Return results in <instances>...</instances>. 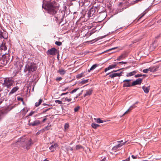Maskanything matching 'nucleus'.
Masks as SVG:
<instances>
[{
	"instance_id": "nucleus-56",
	"label": "nucleus",
	"mask_w": 161,
	"mask_h": 161,
	"mask_svg": "<svg viewBox=\"0 0 161 161\" xmlns=\"http://www.w3.org/2000/svg\"><path fill=\"white\" fill-rule=\"evenodd\" d=\"M93 33L94 32L92 31L90 32L89 34L90 36H91V35H92Z\"/></svg>"
},
{
	"instance_id": "nucleus-34",
	"label": "nucleus",
	"mask_w": 161,
	"mask_h": 161,
	"mask_svg": "<svg viewBox=\"0 0 161 161\" xmlns=\"http://www.w3.org/2000/svg\"><path fill=\"white\" fill-rule=\"evenodd\" d=\"M83 73H81L80 74H79L76 75V78L78 79H80L83 76Z\"/></svg>"
},
{
	"instance_id": "nucleus-59",
	"label": "nucleus",
	"mask_w": 161,
	"mask_h": 161,
	"mask_svg": "<svg viewBox=\"0 0 161 161\" xmlns=\"http://www.w3.org/2000/svg\"><path fill=\"white\" fill-rule=\"evenodd\" d=\"M3 91L2 88H1V86H0V92Z\"/></svg>"
},
{
	"instance_id": "nucleus-21",
	"label": "nucleus",
	"mask_w": 161,
	"mask_h": 161,
	"mask_svg": "<svg viewBox=\"0 0 161 161\" xmlns=\"http://www.w3.org/2000/svg\"><path fill=\"white\" fill-rule=\"evenodd\" d=\"M93 90L92 89H90L88 90L86 93L84 95V97H85L87 96H90L92 94Z\"/></svg>"
},
{
	"instance_id": "nucleus-64",
	"label": "nucleus",
	"mask_w": 161,
	"mask_h": 161,
	"mask_svg": "<svg viewBox=\"0 0 161 161\" xmlns=\"http://www.w3.org/2000/svg\"><path fill=\"white\" fill-rule=\"evenodd\" d=\"M43 161H49L48 160H47L46 159H44Z\"/></svg>"
},
{
	"instance_id": "nucleus-63",
	"label": "nucleus",
	"mask_w": 161,
	"mask_h": 161,
	"mask_svg": "<svg viewBox=\"0 0 161 161\" xmlns=\"http://www.w3.org/2000/svg\"><path fill=\"white\" fill-rule=\"evenodd\" d=\"M92 70H90V69H89L88 70V72H90Z\"/></svg>"
},
{
	"instance_id": "nucleus-6",
	"label": "nucleus",
	"mask_w": 161,
	"mask_h": 161,
	"mask_svg": "<svg viewBox=\"0 0 161 161\" xmlns=\"http://www.w3.org/2000/svg\"><path fill=\"white\" fill-rule=\"evenodd\" d=\"M122 69H119L117 70H114L112 71L111 72L109 73L106 74V75H109V77L111 78H114L115 77H116L117 76H120L122 75V72H120L119 73H113V72H115L117 71H118L120 70H121Z\"/></svg>"
},
{
	"instance_id": "nucleus-39",
	"label": "nucleus",
	"mask_w": 161,
	"mask_h": 161,
	"mask_svg": "<svg viewBox=\"0 0 161 161\" xmlns=\"http://www.w3.org/2000/svg\"><path fill=\"white\" fill-rule=\"evenodd\" d=\"M148 71H151V72H153L154 71V68H149L148 69Z\"/></svg>"
},
{
	"instance_id": "nucleus-11",
	"label": "nucleus",
	"mask_w": 161,
	"mask_h": 161,
	"mask_svg": "<svg viewBox=\"0 0 161 161\" xmlns=\"http://www.w3.org/2000/svg\"><path fill=\"white\" fill-rule=\"evenodd\" d=\"M7 64V60L3 57V56L0 55V66H4Z\"/></svg>"
},
{
	"instance_id": "nucleus-27",
	"label": "nucleus",
	"mask_w": 161,
	"mask_h": 161,
	"mask_svg": "<svg viewBox=\"0 0 161 161\" xmlns=\"http://www.w3.org/2000/svg\"><path fill=\"white\" fill-rule=\"evenodd\" d=\"M92 127L94 129H96L99 126V125L95 123H92Z\"/></svg>"
},
{
	"instance_id": "nucleus-44",
	"label": "nucleus",
	"mask_w": 161,
	"mask_h": 161,
	"mask_svg": "<svg viewBox=\"0 0 161 161\" xmlns=\"http://www.w3.org/2000/svg\"><path fill=\"white\" fill-rule=\"evenodd\" d=\"M79 108H80L79 107H77L75 108H74L75 112H77L79 109Z\"/></svg>"
},
{
	"instance_id": "nucleus-23",
	"label": "nucleus",
	"mask_w": 161,
	"mask_h": 161,
	"mask_svg": "<svg viewBox=\"0 0 161 161\" xmlns=\"http://www.w3.org/2000/svg\"><path fill=\"white\" fill-rule=\"evenodd\" d=\"M28 110L27 108H24L21 111V113L22 115L24 116L25 115L26 113L28 112Z\"/></svg>"
},
{
	"instance_id": "nucleus-24",
	"label": "nucleus",
	"mask_w": 161,
	"mask_h": 161,
	"mask_svg": "<svg viewBox=\"0 0 161 161\" xmlns=\"http://www.w3.org/2000/svg\"><path fill=\"white\" fill-rule=\"evenodd\" d=\"M136 106H135L134 105H133L132 106H131L122 115V116H123L125 115L126 114L128 113L129 111L131 110L133 108H135Z\"/></svg>"
},
{
	"instance_id": "nucleus-51",
	"label": "nucleus",
	"mask_w": 161,
	"mask_h": 161,
	"mask_svg": "<svg viewBox=\"0 0 161 161\" xmlns=\"http://www.w3.org/2000/svg\"><path fill=\"white\" fill-rule=\"evenodd\" d=\"M62 79V78L61 77H60L57 78L56 80H57L60 81Z\"/></svg>"
},
{
	"instance_id": "nucleus-4",
	"label": "nucleus",
	"mask_w": 161,
	"mask_h": 161,
	"mask_svg": "<svg viewBox=\"0 0 161 161\" xmlns=\"http://www.w3.org/2000/svg\"><path fill=\"white\" fill-rule=\"evenodd\" d=\"M14 83V80L12 78H6L4 80V83L3 85L4 86L8 88H11Z\"/></svg>"
},
{
	"instance_id": "nucleus-7",
	"label": "nucleus",
	"mask_w": 161,
	"mask_h": 161,
	"mask_svg": "<svg viewBox=\"0 0 161 161\" xmlns=\"http://www.w3.org/2000/svg\"><path fill=\"white\" fill-rule=\"evenodd\" d=\"M8 36V33L4 30L0 28V39H7Z\"/></svg>"
},
{
	"instance_id": "nucleus-14",
	"label": "nucleus",
	"mask_w": 161,
	"mask_h": 161,
	"mask_svg": "<svg viewBox=\"0 0 161 161\" xmlns=\"http://www.w3.org/2000/svg\"><path fill=\"white\" fill-rule=\"evenodd\" d=\"M117 65V64H116V63H114L110 65L107 68H106L104 70V72H106L108 70L110 69H113L115 68L116 65Z\"/></svg>"
},
{
	"instance_id": "nucleus-15",
	"label": "nucleus",
	"mask_w": 161,
	"mask_h": 161,
	"mask_svg": "<svg viewBox=\"0 0 161 161\" xmlns=\"http://www.w3.org/2000/svg\"><path fill=\"white\" fill-rule=\"evenodd\" d=\"M61 14H60L59 15H58L57 16H55V20L56 21H57L59 19L61 18H63L64 15L65 14L64 11H61Z\"/></svg>"
},
{
	"instance_id": "nucleus-17",
	"label": "nucleus",
	"mask_w": 161,
	"mask_h": 161,
	"mask_svg": "<svg viewBox=\"0 0 161 161\" xmlns=\"http://www.w3.org/2000/svg\"><path fill=\"white\" fill-rule=\"evenodd\" d=\"M19 89V87L17 86L14 87L9 92L8 94L9 95H10L15 93Z\"/></svg>"
},
{
	"instance_id": "nucleus-20",
	"label": "nucleus",
	"mask_w": 161,
	"mask_h": 161,
	"mask_svg": "<svg viewBox=\"0 0 161 161\" xmlns=\"http://www.w3.org/2000/svg\"><path fill=\"white\" fill-rule=\"evenodd\" d=\"M137 73V71L134 70L132 72L127 73L126 74V76L127 77H130L133 76Z\"/></svg>"
},
{
	"instance_id": "nucleus-25",
	"label": "nucleus",
	"mask_w": 161,
	"mask_h": 161,
	"mask_svg": "<svg viewBox=\"0 0 161 161\" xmlns=\"http://www.w3.org/2000/svg\"><path fill=\"white\" fill-rule=\"evenodd\" d=\"M136 106H135L134 105H133L132 106H131L122 115V116H123L125 115L126 114L128 113L129 111L131 110L133 108H135Z\"/></svg>"
},
{
	"instance_id": "nucleus-42",
	"label": "nucleus",
	"mask_w": 161,
	"mask_h": 161,
	"mask_svg": "<svg viewBox=\"0 0 161 161\" xmlns=\"http://www.w3.org/2000/svg\"><path fill=\"white\" fill-rule=\"evenodd\" d=\"M79 89V88H76V89H75L74 90H73L71 92H70V93H74L75 92H76V91Z\"/></svg>"
},
{
	"instance_id": "nucleus-30",
	"label": "nucleus",
	"mask_w": 161,
	"mask_h": 161,
	"mask_svg": "<svg viewBox=\"0 0 161 161\" xmlns=\"http://www.w3.org/2000/svg\"><path fill=\"white\" fill-rule=\"evenodd\" d=\"M98 65L95 64L92 65L90 69V70H93L95 69L98 66Z\"/></svg>"
},
{
	"instance_id": "nucleus-54",
	"label": "nucleus",
	"mask_w": 161,
	"mask_h": 161,
	"mask_svg": "<svg viewBox=\"0 0 161 161\" xmlns=\"http://www.w3.org/2000/svg\"><path fill=\"white\" fill-rule=\"evenodd\" d=\"M68 149H69V150H71V151H72L73 150V148L70 147H69Z\"/></svg>"
},
{
	"instance_id": "nucleus-28",
	"label": "nucleus",
	"mask_w": 161,
	"mask_h": 161,
	"mask_svg": "<svg viewBox=\"0 0 161 161\" xmlns=\"http://www.w3.org/2000/svg\"><path fill=\"white\" fill-rule=\"evenodd\" d=\"M42 99H40L38 102H36L35 103V106L36 107L39 106L41 104L42 102Z\"/></svg>"
},
{
	"instance_id": "nucleus-40",
	"label": "nucleus",
	"mask_w": 161,
	"mask_h": 161,
	"mask_svg": "<svg viewBox=\"0 0 161 161\" xmlns=\"http://www.w3.org/2000/svg\"><path fill=\"white\" fill-rule=\"evenodd\" d=\"M69 127V125L68 123H66L64 125V128L65 129H68Z\"/></svg>"
},
{
	"instance_id": "nucleus-3",
	"label": "nucleus",
	"mask_w": 161,
	"mask_h": 161,
	"mask_svg": "<svg viewBox=\"0 0 161 161\" xmlns=\"http://www.w3.org/2000/svg\"><path fill=\"white\" fill-rule=\"evenodd\" d=\"M37 67V66L36 64L28 61L25 66L24 72L25 73L27 72L28 74H30L35 71Z\"/></svg>"
},
{
	"instance_id": "nucleus-50",
	"label": "nucleus",
	"mask_w": 161,
	"mask_h": 161,
	"mask_svg": "<svg viewBox=\"0 0 161 161\" xmlns=\"http://www.w3.org/2000/svg\"><path fill=\"white\" fill-rule=\"evenodd\" d=\"M130 157H129L128 158L125 159L123 160L122 161H130Z\"/></svg>"
},
{
	"instance_id": "nucleus-9",
	"label": "nucleus",
	"mask_w": 161,
	"mask_h": 161,
	"mask_svg": "<svg viewBox=\"0 0 161 161\" xmlns=\"http://www.w3.org/2000/svg\"><path fill=\"white\" fill-rule=\"evenodd\" d=\"M58 52V50L56 49L55 47H53L50 49L48 50L47 52L46 53L48 55H55Z\"/></svg>"
},
{
	"instance_id": "nucleus-22",
	"label": "nucleus",
	"mask_w": 161,
	"mask_h": 161,
	"mask_svg": "<svg viewBox=\"0 0 161 161\" xmlns=\"http://www.w3.org/2000/svg\"><path fill=\"white\" fill-rule=\"evenodd\" d=\"M142 89L143 90L144 92L146 93H147L149 92L150 90V86H148L146 87L145 86L142 87Z\"/></svg>"
},
{
	"instance_id": "nucleus-36",
	"label": "nucleus",
	"mask_w": 161,
	"mask_h": 161,
	"mask_svg": "<svg viewBox=\"0 0 161 161\" xmlns=\"http://www.w3.org/2000/svg\"><path fill=\"white\" fill-rule=\"evenodd\" d=\"M55 102L58 103V104H62V102L61 101L59 100H56L55 101Z\"/></svg>"
},
{
	"instance_id": "nucleus-43",
	"label": "nucleus",
	"mask_w": 161,
	"mask_h": 161,
	"mask_svg": "<svg viewBox=\"0 0 161 161\" xmlns=\"http://www.w3.org/2000/svg\"><path fill=\"white\" fill-rule=\"evenodd\" d=\"M82 147L80 145H77L76 146V149H79L82 148Z\"/></svg>"
},
{
	"instance_id": "nucleus-41",
	"label": "nucleus",
	"mask_w": 161,
	"mask_h": 161,
	"mask_svg": "<svg viewBox=\"0 0 161 161\" xmlns=\"http://www.w3.org/2000/svg\"><path fill=\"white\" fill-rule=\"evenodd\" d=\"M50 126H51V125L45 127L44 128V130H48L50 129Z\"/></svg>"
},
{
	"instance_id": "nucleus-18",
	"label": "nucleus",
	"mask_w": 161,
	"mask_h": 161,
	"mask_svg": "<svg viewBox=\"0 0 161 161\" xmlns=\"http://www.w3.org/2000/svg\"><path fill=\"white\" fill-rule=\"evenodd\" d=\"M0 48L1 50H4V51L7 49V47L5 45V43L4 42V40L3 41V42L1 45L0 46Z\"/></svg>"
},
{
	"instance_id": "nucleus-19",
	"label": "nucleus",
	"mask_w": 161,
	"mask_h": 161,
	"mask_svg": "<svg viewBox=\"0 0 161 161\" xmlns=\"http://www.w3.org/2000/svg\"><path fill=\"white\" fill-rule=\"evenodd\" d=\"M40 124V122L39 120H36L35 121L31 122L29 124V125H32V126H35L37 125Z\"/></svg>"
},
{
	"instance_id": "nucleus-1",
	"label": "nucleus",
	"mask_w": 161,
	"mask_h": 161,
	"mask_svg": "<svg viewBox=\"0 0 161 161\" xmlns=\"http://www.w3.org/2000/svg\"><path fill=\"white\" fill-rule=\"evenodd\" d=\"M32 144L31 139L25 136L22 137L18 139L16 143V145H19L23 148L26 149L27 150L30 148Z\"/></svg>"
},
{
	"instance_id": "nucleus-38",
	"label": "nucleus",
	"mask_w": 161,
	"mask_h": 161,
	"mask_svg": "<svg viewBox=\"0 0 161 161\" xmlns=\"http://www.w3.org/2000/svg\"><path fill=\"white\" fill-rule=\"evenodd\" d=\"M116 63V64H117V65L118 64H126V63H127L126 62H124V61H122V62H117Z\"/></svg>"
},
{
	"instance_id": "nucleus-10",
	"label": "nucleus",
	"mask_w": 161,
	"mask_h": 161,
	"mask_svg": "<svg viewBox=\"0 0 161 161\" xmlns=\"http://www.w3.org/2000/svg\"><path fill=\"white\" fill-rule=\"evenodd\" d=\"M130 79H126L123 81L124 83L123 87H130L133 86L132 85V83H131L130 81H131Z\"/></svg>"
},
{
	"instance_id": "nucleus-57",
	"label": "nucleus",
	"mask_w": 161,
	"mask_h": 161,
	"mask_svg": "<svg viewBox=\"0 0 161 161\" xmlns=\"http://www.w3.org/2000/svg\"><path fill=\"white\" fill-rule=\"evenodd\" d=\"M47 119V118H45L43 119V120L42 121V122L43 123H44L45 122V121Z\"/></svg>"
},
{
	"instance_id": "nucleus-16",
	"label": "nucleus",
	"mask_w": 161,
	"mask_h": 161,
	"mask_svg": "<svg viewBox=\"0 0 161 161\" xmlns=\"http://www.w3.org/2000/svg\"><path fill=\"white\" fill-rule=\"evenodd\" d=\"M58 145L57 143H55L54 144L52 145L49 147V149L51 151V152H54L56 149V148L58 147Z\"/></svg>"
},
{
	"instance_id": "nucleus-32",
	"label": "nucleus",
	"mask_w": 161,
	"mask_h": 161,
	"mask_svg": "<svg viewBox=\"0 0 161 161\" xmlns=\"http://www.w3.org/2000/svg\"><path fill=\"white\" fill-rule=\"evenodd\" d=\"M88 79L87 80H82L80 82V83L84 84L87 83L88 82Z\"/></svg>"
},
{
	"instance_id": "nucleus-35",
	"label": "nucleus",
	"mask_w": 161,
	"mask_h": 161,
	"mask_svg": "<svg viewBox=\"0 0 161 161\" xmlns=\"http://www.w3.org/2000/svg\"><path fill=\"white\" fill-rule=\"evenodd\" d=\"M55 44L58 46H60L62 45V43L60 42L56 41Z\"/></svg>"
},
{
	"instance_id": "nucleus-29",
	"label": "nucleus",
	"mask_w": 161,
	"mask_h": 161,
	"mask_svg": "<svg viewBox=\"0 0 161 161\" xmlns=\"http://www.w3.org/2000/svg\"><path fill=\"white\" fill-rule=\"evenodd\" d=\"M94 119L96 120V122L97 123H103V122H104L103 121V120H101L99 118H97V119Z\"/></svg>"
},
{
	"instance_id": "nucleus-5",
	"label": "nucleus",
	"mask_w": 161,
	"mask_h": 161,
	"mask_svg": "<svg viewBox=\"0 0 161 161\" xmlns=\"http://www.w3.org/2000/svg\"><path fill=\"white\" fill-rule=\"evenodd\" d=\"M97 9V8L96 7H92L87 13L88 17L89 18L91 17V19H93L97 14L96 12Z\"/></svg>"
},
{
	"instance_id": "nucleus-46",
	"label": "nucleus",
	"mask_w": 161,
	"mask_h": 161,
	"mask_svg": "<svg viewBox=\"0 0 161 161\" xmlns=\"http://www.w3.org/2000/svg\"><path fill=\"white\" fill-rule=\"evenodd\" d=\"M148 69H143V70H142V72L144 73H148Z\"/></svg>"
},
{
	"instance_id": "nucleus-12",
	"label": "nucleus",
	"mask_w": 161,
	"mask_h": 161,
	"mask_svg": "<svg viewBox=\"0 0 161 161\" xmlns=\"http://www.w3.org/2000/svg\"><path fill=\"white\" fill-rule=\"evenodd\" d=\"M127 56V53L126 52L123 53L120 56H119L117 59L118 61H120L123 59L125 58Z\"/></svg>"
},
{
	"instance_id": "nucleus-60",
	"label": "nucleus",
	"mask_w": 161,
	"mask_h": 161,
	"mask_svg": "<svg viewBox=\"0 0 161 161\" xmlns=\"http://www.w3.org/2000/svg\"><path fill=\"white\" fill-rule=\"evenodd\" d=\"M42 105L44 106H45V105H48L47 104L45 103H43L42 104Z\"/></svg>"
},
{
	"instance_id": "nucleus-61",
	"label": "nucleus",
	"mask_w": 161,
	"mask_h": 161,
	"mask_svg": "<svg viewBox=\"0 0 161 161\" xmlns=\"http://www.w3.org/2000/svg\"><path fill=\"white\" fill-rule=\"evenodd\" d=\"M138 103V101H137L135 103H134V104H133V105H135L137 103ZM135 106H136L135 105Z\"/></svg>"
},
{
	"instance_id": "nucleus-37",
	"label": "nucleus",
	"mask_w": 161,
	"mask_h": 161,
	"mask_svg": "<svg viewBox=\"0 0 161 161\" xmlns=\"http://www.w3.org/2000/svg\"><path fill=\"white\" fill-rule=\"evenodd\" d=\"M51 108H47V109H45L43 110V112H42V114H44V113H45V112H46L48 110H49Z\"/></svg>"
},
{
	"instance_id": "nucleus-55",
	"label": "nucleus",
	"mask_w": 161,
	"mask_h": 161,
	"mask_svg": "<svg viewBox=\"0 0 161 161\" xmlns=\"http://www.w3.org/2000/svg\"><path fill=\"white\" fill-rule=\"evenodd\" d=\"M116 48H117V47H114V48H111V49H109L108 50V51H110V50H114V49H116Z\"/></svg>"
},
{
	"instance_id": "nucleus-13",
	"label": "nucleus",
	"mask_w": 161,
	"mask_h": 161,
	"mask_svg": "<svg viewBox=\"0 0 161 161\" xmlns=\"http://www.w3.org/2000/svg\"><path fill=\"white\" fill-rule=\"evenodd\" d=\"M142 80L143 78H138L136 80L133 82L132 83V85H133V86H134L136 85H140L142 83Z\"/></svg>"
},
{
	"instance_id": "nucleus-48",
	"label": "nucleus",
	"mask_w": 161,
	"mask_h": 161,
	"mask_svg": "<svg viewBox=\"0 0 161 161\" xmlns=\"http://www.w3.org/2000/svg\"><path fill=\"white\" fill-rule=\"evenodd\" d=\"M65 100L66 101H68V102H70L71 101L72 99L71 98H68L67 97H66L65 98Z\"/></svg>"
},
{
	"instance_id": "nucleus-58",
	"label": "nucleus",
	"mask_w": 161,
	"mask_h": 161,
	"mask_svg": "<svg viewBox=\"0 0 161 161\" xmlns=\"http://www.w3.org/2000/svg\"><path fill=\"white\" fill-rule=\"evenodd\" d=\"M105 159H106V158H103L101 160V161H105Z\"/></svg>"
},
{
	"instance_id": "nucleus-52",
	"label": "nucleus",
	"mask_w": 161,
	"mask_h": 161,
	"mask_svg": "<svg viewBox=\"0 0 161 161\" xmlns=\"http://www.w3.org/2000/svg\"><path fill=\"white\" fill-rule=\"evenodd\" d=\"M131 157H132V158L133 159H136V158H137V155L134 156V155H131Z\"/></svg>"
},
{
	"instance_id": "nucleus-49",
	"label": "nucleus",
	"mask_w": 161,
	"mask_h": 161,
	"mask_svg": "<svg viewBox=\"0 0 161 161\" xmlns=\"http://www.w3.org/2000/svg\"><path fill=\"white\" fill-rule=\"evenodd\" d=\"M83 91L82 90L81 91L80 93H79L77 95V96L76 97V98H77L78 97L80 96V95H81L82 94V92Z\"/></svg>"
},
{
	"instance_id": "nucleus-8",
	"label": "nucleus",
	"mask_w": 161,
	"mask_h": 161,
	"mask_svg": "<svg viewBox=\"0 0 161 161\" xmlns=\"http://www.w3.org/2000/svg\"><path fill=\"white\" fill-rule=\"evenodd\" d=\"M126 142H123V140L120 141H117L118 145L114 146L112 148V150L113 151H115L117 150L119 148L121 147L122 146L124 145L126 143Z\"/></svg>"
},
{
	"instance_id": "nucleus-62",
	"label": "nucleus",
	"mask_w": 161,
	"mask_h": 161,
	"mask_svg": "<svg viewBox=\"0 0 161 161\" xmlns=\"http://www.w3.org/2000/svg\"><path fill=\"white\" fill-rule=\"evenodd\" d=\"M142 76H144V77H146V76H147V75H145V74L142 75Z\"/></svg>"
},
{
	"instance_id": "nucleus-47",
	"label": "nucleus",
	"mask_w": 161,
	"mask_h": 161,
	"mask_svg": "<svg viewBox=\"0 0 161 161\" xmlns=\"http://www.w3.org/2000/svg\"><path fill=\"white\" fill-rule=\"evenodd\" d=\"M17 100L18 101H21L22 102H23V98L22 97H18Z\"/></svg>"
},
{
	"instance_id": "nucleus-2",
	"label": "nucleus",
	"mask_w": 161,
	"mask_h": 161,
	"mask_svg": "<svg viewBox=\"0 0 161 161\" xmlns=\"http://www.w3.org/2000/svg\"><path fill=\"white\" fill-rule=\"evenodd\" d=\"M46 9L48 14L53 15L58 12V7L57 6L56 2L53 0L47 3Z\"/></svg>"
},
{
	"instance_id": "nucleus-26",
	"label": "nucleus",
	"mask_w": 161,
	"mask_h": 161,
	"mask_svg": "<svg viewBox=\"0 0 161 161\" xmlns=\"http://www.w3.org/2000/svg\"><path fill=\"white\" fill-rule=\"evenodd\" d=\"M58 72L60 73V74L61 75H64L66 73V71L63 69H60L58 70Z\"/></svg>"
},
{
	"instance_id": "nucleus-45",
	"label": "nucleus",
	"mask_w": 161,
	"mask_h": 161,
	"mask_svg": "<svg viewBox=\"0 0 161 161\" xmlns=\"http://www.w3.org/2000/svg\"><path fill=\"white\" fill-rule=\"evenodd\" d=\"M142 76V75L141 74H138L136 75H135V78H137Z\"/></svg>"
},
{
	"instance_id": "nucleus-53",
	"label": "nucleus",
	"mask_w": 161,
	"mask_h": 161,
	"mask_svg": "<svg viewBox=\"0 0 161 161\" xmlns=\"http://www.w3.org/2000/svg\"><path fill=\"white\" fill-rule=\"evenodd\" d=\"M67 93H68V92H66V93H62V94H61V96H63L64 95H66Z\"/></svg>"
},
{
	"instance_id": "nucleus-33",
	"label": "nucleus",
	"mask_w": 161,
	"mask_h": 161,
	"mask_svg": "<svg viewBox=\"0 0 161 161\" xmlns=\"http://www.w3.org/2000/svg\"><path fill=\"white\" fill-rule=\"evenodd\" d=\"M146 14V13L143 12V13L142 14L139 16V18L138 19V20H139L140 19H141L142 17H143Z\"/></svg>"
},
{
	"instance_id": "nucleus-31",
	"label": "nucleus",
	"mask_w": 161,
	"mask_h": 161,
	"mask_svg": "<svg viewBox=\"0 0 161 161\" xmlns=\"http://www.w3.org/2000/svg\"><path fill=\"white\" fill-rule=\"evenodd\" d=\"M36 112V111H32L31 112H30L29 115L26 116V117H28L29 116H31L33 115Z\"/></svg>"
}]
</instances>
